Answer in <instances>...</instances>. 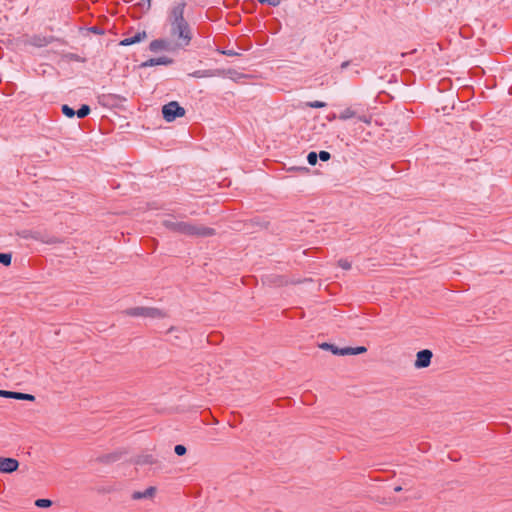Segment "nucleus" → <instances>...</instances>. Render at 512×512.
I'll return each mask as SVG.
<instances>
[{
  "label": "nucleus",
  "instance_id": "nucleus-20",
  "mask_svg": "<svg viewBox=\"0 0 512 512\" xmlns=\"http://www.w3.org/2000/svg\"><path fill=\"white\" fill-rule=\"evenodd\" d=\"M30 43L35 46L42 47V46L46 45L47 42H46L45 38H33L30 41Z\"/></svg>",
  "mask_w": 512,
  "mask_h": 512
},
{
  "label": "nucleus",
  "instance_id": "nucleus-33",
  "mask_svg": "<svg viewBox=\"0 0 512 512\" xmlns=\"http://www.w3.org/2000/svg\"><path fill=\"white\" fill-rule=\"evenodd\" d=\"M401 489H402V488H401L400 486H397V487H395V489H394V490H395L396 492H399V491H401Z\"/></svg>",
  "mask_w": 512,
  "mask_h": 512
},
{
  "label": "nucleus",
  "instance_id": "nucleus-30",
  "mask_svg": "<svg viewBox=\"0 0 512 512\" xmlns=\"http://www.w3.org/2000/svg\"><path fill=\"white\" fill-rule=\"evenodd\" d=\"M0 396L8 398L9 397V391L0 390Z\"/></svg>",
  "mask_w": 512,
  "mask_h": 512
},
{
  "label": "nucleus",
  "instance_id": "nucleus-27",
  "mask_svg": "<svg viewBox=\"0 0 512 512\" xmlns=\"http://www.w3.org/2000/svg\"><path fill=\"white\" fill-rule=\"evenodd\" d=\"M356 117L358 118L359 121H362V122H364L366 124H370V122H371V119L369 117H367V116H364V115L363 116H358L357 115Z\"/></svg>",
  "mask_w": 512,
  "mask_h": 512
},
{
  "label": "nucleus",
  "instance_id": "nucleus-6",
  "mask_svg": "<svg viewBox=\"0 0 512 512\" xmlns=\"http://www.w3.org/2000/svg\"><path fill=\"white\" fill-rule=\"evenodd\" d=\"M432 352L428 349L421 350L416 355L414 366L416 368H426L431 363Z\"/></svg>",
  "mask_w": 512,
  "mask_h": 512
},
{
  "label": "nucleus",
  "instance_id": "nucleus-11",
  "mask_svg": "<svg viewBox=\"0 0 512 512\" xmlns=\"http://www.w3.org/2000/svg\"><path fill=\"white\" fill-rule=\"evenodd\" d=\"M155 488L149 487L143 492H134L132 495L133 499L151 498L155 494Z\"/></svg>",
  "mask_w": 512,
  "mask_h": 512
},
{
  "label": "nucleus",
  "instance_id": "nucleus-3",
  "mask_svg": "<svg viewBox=\"0 0 512 512\" xmlns=\"http://www.w3.org/2000/svg\"><path fill=\"white\" fill-rule=\"evenodd\" d=\"M162 115L167 122H173L176 118L185 115V109L178 102L171 101L162 107Z\"/></svg>",
  "mask_w": 512,
  "mask_h": 512
},
{
  "label": "nucleus",
  "instance_id": "nucleus-21",
  "mask_svg": "<svg viewBox=\"0 0 512 512\" xmlns=\"http://www.w3.org/2000/svg\"><path fill=\"white\" fill-rule=\"evenodd\" d=\"M306 105L311 108H323L326 106V103L322 102V101H313V102H307Z\"/></svg>",
  "mask_w": 512,
  "mask_h": 512
},
{
  "label": "nucleus",
  "instance_id": "nucleus-17",
  "mask_svg": "<svg viewBox=\"0 0 512 512\" xmlns=\"http://www.w3.org/2000/svg\"><path fill=\"white\" fill-rule=\"evenodd\" d=\"M0 263H2L5 266L10 265L11 255L7 253H0Z\"/></svg>",
  "mask_w": 512,
  "mask_h": 512
},
{
  "label": "nucleus",
  "instance_id": "nucleus-16",
  "mask_svg": "<svg viewBox=\"0 0 512 512\" xmlns=\"http://www.w3.org/2000/svg\"><path fill=\"white\" fill-rule=\"evenodd\" d=\"M90 112V108L89 106L87 105H83L78 111H77V116L79 118H84L86 117Z\"/></svg>",
  "mask_w": 512,
  "mask_h": 512
},
{
  "label": "nucleus",
  "instance_id": "nucleus-9",
  "mask_svg": "<svg viewBox=\"0 0 512 512\" xmlns=\"http://www.w3.org/2000/svg\"><path fill=\"white\" fill-rule=\"evenodd\" d=\"M147 37L146 35V32L143 31V32H139L137 33L136 35H134L133 37H128V38H125L123 39L120 44L123 45V46H128V45H132V44H135V43H138V42H141L142 40H144L145 38Z\"/></svg>",
  "mask_w": 512,
  "mask_h": 512
},
{
  "label": "nucleus",
  "instance_id": "nucleus-26",
  "mask_svg": "<svg viewBox=\"0 0 512 512\" xmlns=\"http://www.w3.org/2000/svg\"><path fill=\"white\" fill-rule=\"evenodd\" d=\"M339 266L345 270H349L351 268V264L349 261L347 260H340L339 261Z\"/></svg>",
  "mask_w": 512,
  "mask_h": 512
},
{
  "label": "nucleus",
  "instance_id": "nucleus-14",
  "mask_svg": "<svg viewBox=\"0 0 512 512\" xmlns=\"http://www.w3.org/2000/svg\"><path fill=\"white\" fill-rule=\"evenodd\" d=\"M145 317L162 318L164 317V313L159 309L146 307Z\"/></svg>",
  "mask_w": 512,
  "mask_h": 512
},
{
  "label": "nucleus",
  "instance_id": "nucleus-28",
  "mask_svg": "<svg viewBox=\"0 0 512 512\" xmlns=\"http://www.w3.org/2000/svg\"><path fill=\"white\" fill-rule=\"evenodd\" d=\"M142 3H140L141 5L145 6L146 9H150L151 7V0H141Z\"/></svg>",
  "mask_w": 512,
  "mask_h": 512
},
{
  "label": "nucleus",
  "instance_id": "nucleus-18",
  "mask_svg": "<svg viewBox=\"0 0 512 512\" xmlns=\"http://www.w3.org/2000/svg\"><path fill=\"white\" fill-rule=\"evenodd\" d=\"M62 112L65 116L71 118L75 115V111L69 107L68 105H63L62 106Z\"/></svg>",
  "mask_w": 512,
  "mask_h": 512
},
{
  "label": "nucleus",
  "instance_id": "nucleus-32",
  "mask_svg": "<svg viewBox=\"0 0 512 512\" xmlns=\"http://www.w3.org/2000/svg\"><path fill=\"white\" fill-rule=\"evenodd\" d=\"M223 53L226 54V55H229V56L234 55V53L232 51L223 52Z\"/></svg>",
  "mask_w": 512,
  "mask_h": 512
},
{
  "label": "nucleus",
  "instance_id": "nucleus-10",
  "mask_svg": "<svg viewBox=\"0 0 512 512\" xmlns=\"http://www.w3.org/2000/svg\"><path fill=\"white\" fill-rule=\"evenodd\" d=\"M190 75L194 78L214 77V76L219 75V71H217V70H197Z\"/></svg>",
  "mask_w": 512,
  "mask_h": 512
},
{
  "label": "nucleus",
  "instance_id": "nucleus-34",
  "mask_svg": "<svg viewBox=\"0 0 512 512\" xmlns=\"http://www.w3.org/2000/svg\"><path fill=\"white\" fill-rule=\"evenodd\" d=\"M335 118H336V115H335V114H333L332 116H330L329 120H333V119H335Z\"/></svg>",
  "mask_w": 512,
  "mask_h": 512
},
{
  "label": "nucleus",
  "instance_id": "nucleus-15",
  "mask_svg": "<svg viewBox=\"0 0 512 512\" xmlns=\"http://www.w3.org/2000/svg\"><path fill=\"white\" fill-rule=\"evenodd\" d=\"M35 505L40 508H47L52 505V502L49 499H38L36 500Z\"/></svg>",
  "mask_w": 512,
  "mask_h": 512
},
{
  "label": "nucleus",
  "instance_id": "nucleus-22",
  "mask_svg": "<svg viewBox=\"0 0 512 512\" xmlns=\"http://www.w3.org/2000/svg\"><path fill=\"white\" fill-rule=\"evenodd\" d=\"M174 451L177 455L182 456L186 453V447L183 445H176Z\"/></svg>",
  "mask_w": 512,
  "mask_h": 512
},
{
  "label": "nucleus",
  "instance_id": "nucleus-7",
  "mask_svg": "<svg viewBox=\"0 0 512 512\" xmlns=\"http://www.w3.org/2000/svg\"><path fill=\"white\" fill-rule=\"evenodd\" d=\"M150 50L152 52H157L159 50H166V51H172L176 49L172 43L169 41V39H157L150 43L149 46Z\"/></svg>",
  "mask_w": 512,
  "mask_h": 512
},
{
  "label": "nucleus",
  "instance_id": "nucleus-13",
  "mask_svg": "<svg viewBox=\"0 0 512 512\" xmlns=\"http://www.w3.org/2000/svg\"><path fill=\"white\" fill-rule=\"evenodd\" d=\"M357 113L352 108L348 107L342 110L338 116L340 120H348L350 118L356 117Z\"/></svg>",
  "mask_w": 512,
  "mask_h": 512
},
{
  "label": "nucleus",
  "instance_id": "nucleus-31",
  "mask_svg": "<svg viewBox=\"0 0 512 512\" xmlns=\"http://www.w3.org/2000/svg\"><path fill=\"white\" fill-rule=\"evenodd\" d=\"M151 457L150 456H146L143 460H139L138 462H141V463H148V462H151Z\"/></svg>",
  "mask_w": 512,
  "mask_h": 512
},
{
  "label": "nucleus",
  "instance_id": "nucleus-5",
  "mask_svg": "<svg viewBox=\"0 0 512 512\" xmlns=\"http://www.w3.org/2000/svg\"><path fill=\"white\" fill-rule=\"evenodd\" d=\"M18 467V460L10 457H0V473L10 474L15 472Z\"/></svg>",
  "mask_w": 512,
  "mask_h": 512
},
{
  "label": "nucleus",
  "instance_id": "nucleus-23",
  "mask_svg": "<svg viewBox=\"0 0 512 512\" xmlns=\"http://www.w3.org/2000/svg\"><path fill=\"white\" fill-rule=\"evenodd\" d=\"M262 4H268L271 6H278L281 3V0H258Z\"/></svg>",
  "mask_w": 512,
  "mask_h": 512
},
{
  "label": "nucleus",
  "instance_id": "nucleus-25",
  "mask_svg": "<svg viewBox=\"0 0 512 512\" xmlns=\"http://www.w3.org/2000/svg\"><path fill=\"white\" fill-rule=\"evenodd\" d=\"M318 157L320 158V160L322 161H328L330 159V153L327 152V151H321L319 154H318Z\"/></svg>",
  "mask_w": 512,
  "mask_h": 512
},
{
  "label": "nucleus",
  "instance_id": "nucleus-8",
  "mask_svg": "<svg viewBox=\"0 0 512 512\" xmlns=\"http://www.w3.org/2000/svg\"><path fill=\"white\" fill-rule=\"evenodd\" d=\"M172 62L168 57H159L149 59L141 64V67H151L156 65H169Z\"/></svg>",
  "mask_w": 512,
  "mask_h": 512
},
{
  "label": "nucleus",
  "instance_id": "nucleus-1",
  "mask_svg": "<svg viewBox=\"0 0 512 512\" xmlns=\"http://www.w3.org/2000/svg\"><path fill=\"white\" fill-rule=\"evenodd\" d=\"M185 7L184 1H177L169 7L167 12L168 39L176 49L187 47L192 39L191 27L184 18Z\"/></svg>",
  "mask_w": 512,
  "mask_h": 512
},
{
  "label": "nucleus",
  "instance_id": "nucleus-12",
  "mask_svg": "<svg viewBox=\"0 0 512 512\" xmlns=\"http://www.w3.org/2000/svg\"><path fill=\"white\" fill-rule=\"evenodd\" d=\"M146 307H134L126 310V314L135 317H145Z\"/></svg>",
  "mask_w": 512,
  "mask_h": 512
},
{
  "label": "nucleus",
  "instance_id": "nucleus-4",
  "mask_svg": "<svg viewBox=\"0 0 512 512\" xmlns=\"http://www.w3.org/2000/svg\"><path fill=\"white\" fill-rule=\"evenodd\" d=\"M320 348H322L324 350H330L333 354L341 355V356L358 355V354L365 353L367 351L366 347H364V346H359L356 348H352V347L338 348V347H336L332 344H328V343L321 344Z\"/></svg>",
  "mask_w": 512,
  "mask_h": 512
},
{
  "label": "nucleus",
  "instance_id": "nucleus-24",
  "mask_svg": "<svg viewBox=\"0 0 512 512\" xmlns=\"http://www.w3.org/2000/svg\"><path fill=\"white\" fill-rule=\"evenodd\" d=\"M23 394L24 393L9 391V397L8 398H13V399H17V400H23Z\"/></svg>",
  "mask_w": 512,
  "mask_h": 512
},
{
  "label": "nucleus",
  "instance_id": "nucleus-2",
  "mask_svg": "<svg viewBox=\"0 0 512 512\" xmlns=\"http://www.w3.org/2000/svg\"><path fill=\"white\" fill-rule=\"evenodd\" d=\"M163 225L167 229L189 236L207 237L214 234V230L212 228L189 222L177 221L174 218L164 220Z\"/></svg>",
  "mask_w": 512,
  "mask_h": 512
},
{
  "label": "nucleus",
  "instance_id": "nucleus-29",
  "mask_svg": "<svg viewBox=\"0 0 512 512\" xmlns=\"http://www.w3.org/2000/svg\"><path fill=\"white\" fill-rule=\"evenodd\" d=\"M35 397L31 394H23V400L34 401Z\"/></svg>",
  "mask_w": 512,
  "mask_h": 512
},
{
  "label": "nucleus",
  "instance_id": "nucleus-19",
  "mask_svg": "<svg viewBox=\"0 0 512 512\" xmlns=\"http://www.w3.org/2000/svg\"><path fill=\"white\" fill-rule=\"evenodd\" d=\"M318 155L316 152H310L307 156V161L310 165H315L317 163Z\"/></svg>",
  "mask_w": 512,
  "mask_h": 512
}]
</instances>
